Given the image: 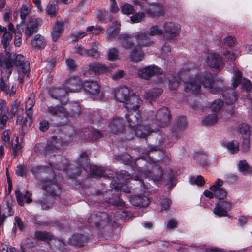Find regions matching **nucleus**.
Instances as JSON below:
<instances>
[{
  "mask_svg": "<svg viewBox=\"0 0 252 252\" xmlns=\"http://www.w3.org/2000/svg\"><path fill=\"white\" fill-rule=\"evenodd\" d=\"M168 79L169 88L173 90L178 87L180 80L183 79L186 92L196 94L199 92L201 85L213 94L220 90L219 88L214 87L213 77L211 73L206 72L202 73L195 69L188 71L184 68L178 77L169 76Z\"/></svg>",
  "mask_w": 252,
  "mask_h": 252,
  "instance_id": "1",
  "label": "nucleus"
},
{
  "mask_svg": "<svg viewBox=\"0 0 252 252\" xmlns=\"http://www.w3.org/2000/svg\"><path fill=\"white\" fill-rule=\"evenodd\" d=\"M31 171L36 178L39 174L42 175L43 178L40 180L39 185L46 193L56 195L59 192L60 188L57 183L56 174L52 169L37 166L32 167Z\"/></svg>",
  "mask_w": 252,
  "mask_h": 252,
  "instance_id": "2",
  "label": "nucleus"
},
{
  "mask_svg": "<svg viewBox=\"0 0 252 252\" xmlns=\"http://www.w3.org/2000/svg\"><path fill=\"white\" fill-rule=\"evenodd\" d=\"M124 107L128 111V114L126 115L128 126L132 131L138 127L141 122V115L137 111L142 104V100L139 96L133 94L128 96L126 102L123 103Z\"/></svg>",
  "mask_w": 252,
  "mask_h": 252,
  "instance_id": "3",
  "label": "nucleus"
},
{
  "mask_svg": "<svg viewBox=\"0 0 252 252\" xmlns=\"http://www.w3.org/2000/svg\"><path fill=\"white\" fill-rule=\"evenodd\" d=\"M146 165L145 168L143 169V171L141 170L142 173L139 176H136L135 180H143L144 179L149 178L153 182L159 181L162 176V170L161 169V162H156L155 158H147ZM142 184L144 189H148L147 185H145V182L142 181Z\"/></svg>",
  "mask_w": 252,
  "mask_h": 252,
  "instance_id": "4",
  "label": "nucleus"
},
{
  "mask_svg": "<svg viewBox=\"0 0 252 252\" xmlns=\"http://www.w3.org/2000/svg\"><path fill=\"white\" fill-rule=\"evenodd\" d=\"M24 61V57L20 54L15 55L12 53L7 58L0 54V67L5 66L6 70L12 71L11 68L15 65L24 74L28 73L30 70V63Z\"/></svg>",
  "mask_w": 252,
  "mask_h": 252,
  "instance_id": "5",
  "label": "nucleus"
},
{
  "mask_svg": "<svg viewBox=\"0 0 252 252\" xmlns=\"http://www.w3.org/2000/svg\"><path fill=\"white\" fill-rule=\"evenodd\" d=\"M125 212H117L114 215V220L112 216L105 212H98L97 214H91L88 220V222L91 226H94L99 229H103L112 224L115 220L122 219Z\"/></svg>",
  "mask_w": 252,
  "mask_h": 252,
  "instance_id": "6",
  "label": "nucleus"
},
{
  "mask_svg": "<svg viewBox=\"0 0 252 252\" xmlns=\"http://www.w3.org/2000/svg\"><path fill=\"white\" fill-rule=\"evenodd\" d=\"M151 129V128L145 129V126L140 125L137 129L134 130L135 135L141 138H145L148 135L152 134V137L156 139V141L154 146L151 145L150 147L149 150L151 151H156L157 150V147L159 146H166L169 145V143L165 134L158 130L157 132H153Z\"/></svg>",
  "mask_w": 252,
  "mask_h": 252,
  "instance_id": "7",
  "label": "nucleus"
},
{
  "mask_svg": "<svg viewBox=\"0 0 252 252\" xmlns=\"http://www.w3.org/2000/svg\"><path fill=\"white\" fill-rule=\"evenodd\" d=\"M134 4L139 5L141 9L150 17L158 18L164 16L165 14V8L164 5L159 2H154L148 4L147 2L141 3L140 2L134 1Z\"/></svg>",
  "mask_w": 252,
  "mask_h": 252,
  "instance_id": "8",
  "label": "nucleus"
},
{
  "mask_svg": "<svg viewBox=\"0 0 252 252\" xmlns=\"http://www.w3.org/2000/svg\"><path fill=\"white\" fill-rule=\"evenodd\" d=\"M155 121L157 125L164 127L168 125L170 122L169 112L167 107H163L155 115L153 112H148V120Z\"/></svg>",
  "mask_w": 252,
  "mask_h": 252,
  "instance_id": "9",
  "label": "nucleus"
},
{
  "mask_svg": "<svg viewBox=\"0 0 252 252\" xmlns=\"http://www.w3.org/2000/svg\"><path fill=\"white\" fill-rule=\"evenodd\" d=\"M64 145H66V142L63 141L62 139L56 137H52L45 149V155L51 157L61 156Z\"/></svg>",
  "mask_w": 252,
  "mask_h": 252,
  "instance_id": "10",
  "label": "nucleus"
},
{
  "mask_svg": "<svg viewBox=\"0 0 252 252\" xmlns=\"http://www.w3.org/2000/svg\"><path fill=\"white\" fill-rule=\"evenodd\" d=\"M82 88L88 95L94 100H102L104 95L100 91V86L96 81L91 80L86 81L84 82Z\"/></svg>",
  "mask_w": 252,
  "mask_h": 252,
  "instance_id": "11",
  "label": "nucleus"
},
{
  "mask_svg": "<svg viewBox=\"0 0 252 252\" xmlns=\"http://www.w3.org/2000/svg\"><path fill=\"white\" fill-rule=\"evenodd\" d=\"M163 32L169 39H175L180 34V25L172 21H166L163 25Z\"/></svg>",
  "mask_w": 252,
  "mask_h": 252,
  "instance_id": "12",
  "label": "nucleus"
},
{
  "mask_svg": "<svg viewBox=\"0 0 252 252\" xmlns=\"http://www.w3.org/2000/svg\"><path fill=\"white\" fill-rule=\"evenodd\" d=\"M116 178L118 182H116L115 180L112 181L111 187L117 190H122L126 193H129L130 192V189L127 188L125 186H123V185H125V183L128 182L127 180L129 179L128 173L126 171H121L119 174L117 175Z\"/></svg>",
  "mask_w": 252,
  "mask_h": 252,
  "instance_id": "13",
  "label": "nucleus"
},
{
  "mask_svg": "<svg viewBox=\"0 0 252 252\" xmlns=\"http://www.w3.org/2000/svg\"><path fill=\"white\" fill-rule=\"evenodd\" d=\"M108 70V68L103 64L98 63H93L84 68L83 74L86 77H89L96 74L107 72Z\"/></svg>",
  "mask_w": 252,
  "mask_h": 252,
  "instance_id": "14",
  "label": "nucleus"
},
{
  "mask_svg": "<svg viewBox=\"0 0 252 252\" xmlns=\"http://www.w3.org/2000/svg\"><path fill=\"white\" fill-rule=\"evenodd\" d=\"M11 74V70H5L2 72V77L0 83V89L10 97L13 96L16 93V89L14 85L10 89L8 79Z\"/></svg>",
  "mask_w": 252,
  "mask_h": 252,
  "instance_id": "15",
  "label": "nucleus"
},
{
  "mask_svg": "<svg viewBox=\"0 0 252 252\" xmlns=\"http://www.w3.org/2000/svg\"><path fill=\"white\" fill-rule=\"evenodd\" d=\"M46 113L52 117H59L61 119H65L63 122L65 123H67V117L69 114L66 110V109L61 105L49 106L46 110Z\"/></svg>",
  "mask_w": 252,
  "mask_h": 252,
  "instance_id": "16",
  "label": "nucleus"
},
{
  "mask_svg": "<svg viewBox=\"0 0 252 252\" xmlns=\"http://www.w3.org/2000/svg\"><path fill=\"white\" fill-rule=\"evenodd\" d=\"M205 63L211 68L220 69L223 67L221 58L214 53H210L205 56Z\"/></svg>",
  "mask_w": 252,
  "mask_h": 252,
  "instance_id": "17",
  "label": "nucleus"
},
{
  "mask_svg": "<svg viewBox=\"0 0 252 252\" xmlns=\"http://www.w3.org/2000/svg\"><path fill=\"white\" fill-rule=\"evenodd\" d=\"M83 83L78 77H73L66 80L64 88L67 93L76 92L81 89Z\"/></svg>",
  "mask_w": 252,
  "mask_h": 252,
  "instance_id": "18",
  "label": "nucleus"
},
{
  "mask_svg": "<svg viewBox=\"0 0 252 252\" xmlns=\"http://www.w3.org/2000/svg\"><path fill=\"white\" fill-rule=\"evenodd\" d=\"M85 234H76L73 235L69 239V243L73 246L81 247L86 243L87 240L90 238L91 232L86 229Z\"/></svg>",
  "mask_w": 252,
  "mask_h": 252,
  "instance_id": "19",
  "label": "nucleus"
},
{
  "mask_svg": "<svg viewBox=\"0 0 252 252\" xmlns=\"http://www.w3.org/2000/svg\"><path fill=\"white\" fill-rule=\"evenodd\" d=\"M232 204L230 202L225 201L218 202L216 203L214 209V213L219 217H224L228 215L227 212L230 210Z\"/></svg>",
  "mask_w": 252,
  "mask_h": 252,
  "instance_id": "20",
  "label": "nucleus"
},
{
  "mask_svg": "<svg viewBox=\"0 0 252 252\" xmlns=\"http://www.w3.org/2000/svg\"><path fill=\"white\" fill-rule=\"evenodd\" d=\"M159 68L156 66H149L139 70L138 76L143 79H148L154 75H159L161 73Z\"/></svg>",
  "mask_w": 252,
  "mask_h": 252,
  "instance_id": "21",
  "label": "nucleus"
},
{
  "mask_svg": "<svg viewBox=\"0 0 252 252\" xmlns=\"http://www.w3.org/2000/svg\"><path fill=\"white\" fill-rule=\"evenodd\" d=\"M115 97L118 101L122 102H126L129 96V89L126 86H120L114 89Z\"/></svg>",
  "mask_w": 252,
  "mask_h": 252,
  "instance_id": "22",
  "label": "nucleus"
},
{
  "mask_svg": "<svg viewBox=\"0 0 252 252\" xmlns=\"http://www.w3.org/2000/svg\"><path fill=\"white\" fill-rule=\"evenodd\" d=\"M108 127L110 131L114 133L123 132L125 125L122 118H114L109 123Z\"/></svg>",
  "mask_w": 252,
  "mask_h": 252,
  "instance_id": "23",
  "label": "nucleus"
},
{
  "mask_svg": "<svg viewBox=\"0 0 252 252\" xmlns=\"http://www.w3.org/2000/svg\"><path fill=\"white\" fill-rule=\"evenodd\" d=\"M40 24V20L35 17H31L25 31V34L29 37L37 32V27Z\"/></svg>",
  "mask_w": 252,
  "mask_h": 252,
  "instance_id": "24",
  "label": "nucleus"
},
{
  "mask_svg": "<svg viewBox=\"0 0 252 252\" xmlns=\"http://www.w3.org/2000/svg\"><path fill=\"white\" fill-rule=\"evenodd\" d=\"M148 33L143 32H138L135 36V38L138 45V47L148 46L152 43L151 39L149 37Z\"/></svg>",
  "mask_w": 252,
  "mask_h": 252,
  "instance_id": "25",
  "label": "nucleus"
},
{
  "mask_svg": "<svg viewBox=\"0 0 252 252\" xmlns=\"http://www.w3.org/2000/svg\"><path fill=\"white\" fill-rule=\"evenodd\" d=\"M130 201L132 204L141 207H146L150 203L149 198L144 195H134L131 197Z\"/></svg>",
  "mask_w": 252,
  "mask_h": 252,
  "instance_id": "26",
  "label": "nucleus"
},
{
  "mask_svg": "<svg viewBox=\"0 0 252 252\" xmlns=\"http://www.w3.org/2000/svg\"><path fill=\"white\" fill-rule=\"evenodd\" d=\"M78 136L82 140L92 141L95 140L101 137V134L96 129L92 130L90 133L81 132L78 134Z\"/></svg>",
  "mask_w": 252,
  "mask_h": 252,
  "instance_id": "27",
  "label": "nucleus"
},
{
  "mask_svg": "<svg viewBox=\"0 0 252 252\" xmlns=\"http://www.w3.org/2000/svg\"><path fill=\"white\" fill-rule=\"evenodd\" d=\"M15 194L17 202L20 206H23L25 202L30 203L32 201L31 194L28 191L22 193L17 190L16 191Z\"/></svg>",
  "mask_w": 252,
  "mask_h": 252,
  "instance_id": "28",
  "label": "nucleus"
},
{
  "mask_svg": "<svg viewBox=\"0 0 252 252\" xmlns=\"http://www.w3.org/2000/svg\"><path fill=\"white\" fill-rule=\"evenodd\" d=\"M24 111V107L21 104L20 101L18 99H16L12 101L11 104V110L10 111V114L12 117L17 115L20 117L21 114Z\"/></svg>",
  "mask_w": 252,
  "mask_h": 252,
  "instance_id": "29",
  "label": "nucleus"
},
{
  "mask_svg": "<svg viewBox=\"0 0 252 252\" xmlns=\"http://www.w3.org/2000/svg\"><path fill=\"white\" fill-rule=\"evenodd\" d=\"M2 33H3V34L1 39V43L6 49L11 41L12 34L11 32H8L6 27L0 26V34Z\"/></svg>",
  "mask_w": 252,
  "mask_h": 252,
  "instance_id": "30",
  "label": "nucleus"
},
{
  "mask_svg": "<svg viewBox=\"0 0 252 252\" xmlns=\"http://www.w3.org/2000/svg\"><path fill=\"white\" fill-rule=\"evenodd\" d=\"M221 145L232 154L238 152L239 150V144L236 140L224 141L221 142Z\"/></svg>",
  "mask_w": 252,
  "mask_h": 252,
  "instance_id": "31",
  "label": "nucleus"
},
{
  "mask_svg": "<svg viewBox=\"0 0 252 252\" xmlns=\"http://www.w3.org/2000/svg\"><path fill=\"white\" fill-rule=\"evenodd\" d=\"M162 93L160 88H153L145 93L144 98L149 102H152L158 97Z\"/></svg>",
  "mask_w": 252,
  "mask_h": 252,
  "instance_id": "32",
  "label": "nucleus"
},
{
  "mask_svg": "<svg viewBox=\"0 0 252 252\" xmlns=\"http://www.w3.org/2000/svg\"><path fill=\"white\" fill-rule=\"evenodd\" d=\"M162 93L160 88H153L145 93L144 98L149 102H152L158 97Z\"/></svg>",
  "mask_w": 252,
  "mask_h": 252,
  "instance_id": "33",
  "label": "nucleus"
},
{
  "mask_svg": "<svg viewBox=\"0 0 252 252\" xmlns=\"http://www.w3.org/2000/svg\"><path fill=\"white\" fill-rule=\"evenodd\" d=\"M223 97L225 103L229 105L233 104L237 99V94L232 89H228L226 93L223 92Z\"/></svg>",
  "mask_w": 252,
  "mask_h": 252,
  "instance_id": "34",
  "label": "nucleus"
},
{
  "mask_svg": "<svg viewBox=\"0 0 252 252\" xmlns=\"http://www.w3.org/2000/svg\"><path fill=\"white\" fill-rule=\"evenodd\" d=\"M86 171H89L91 174L97 176H102L104 175L105 170L103 167L97 165H92L91 164L83 167Z\"/></svg>",
  "mask_w": 252,
  "mask_h": 252,
  "instance_id": "35",
  "label": "nucleus"
},
{
  "mask_svg": "<svg viewBox=\"0 0 252 252\" xmlns=\"http://www.w3.org/2000/svg\"><path fill=\"white\" fill-rule=\"evenodd\" d=\"M11 150L14 157L19 156L22 152V149L23 147V144L21 143H19L18 137L14 136L12 139Z\"/></svg>",
  "mask_w": 252,
  "mask_h": 252,
  "instance_id": "36",
  "label": "nucleus"
},
{
  "mask_svg": "<svg viewBox=\"0 0 252 252\" xmlns=\"http://www.w3.org/2000/svg\"><path fill=\"white\" fill-rule=\"evenodd\" d=\"M50 95L52 97L56 99H61L67 94L64 88H53L49 91Z\"/></svg>",
  "mask_w": 252,
  "mask_h": 252,
  "instance_id": "37",
  "label": "nucleus"
},
{
  "mask_svg": "<svg viewBox=\"0 0 252 252\" xmlns=\"http://www.w3.org/2000/svg\"><path fill=\"white\" fill-rule=\"evenodd\" d=\"M32 45L34 48L43 49L46 45V41L43 36L37 34L32 39Z\"/></svg>",
  "mask_w": 252,
  "mask_h": 252,
  "instance_id": "38",
  "label": "nucleus"
},
{
  "mask_svg": "<svg viewBox=\"0 0 252 252\" xmlns=\"http://www.w3.org/2000/svg\"><path fill=\"white\" fill-rule=\"evenodd\" d=\"M63 31V24L62 22H58L53 28L52 32V39L56 41L61 36Z\"/></svg>",
  "mask_w": 252,
  "mask_h": 252,
  "instance_id": "39",
  "label": "nucleus"
},
{
  "mask_svg": "<svg viewBox=\"0 0 252 252\" xmlns=\"http://www.w3.org/2000/svg\"><path fill=\"white\" fill-rule=\"evenodd\" d=\"M144 53L140 47H135L131 51L130 57L133 62L141 61L143 58Z\"/></svg>",
  "mask_w": 252,
  "mask_h": 252,
  "instance_id": "40",
  "label": "nucleus"
},
{
  "mask_svg": "<svg viewBox=\"0 0 252 252\" xmlns=\"http://www.w3.org/2000/svg\"><path fill=\"white\" fill-rule=\"evenodd\" d=\"M238 170L244 174H252V167L249 166L248 163L245 160H242L239 161L238 165Z\"/></svg>",
  "mask_w": 252,
  "mask_h": 252,
  "instance_id": "41",
  "label": "nucleus"
},
{
  "mask_svg": "<svg viewBox=\"0 0 252 252\" xmlns=\"http://www.w3.org/2000/svg\"><path fill=\"white\" fill-rule=\"evenodd\" d=\"M119 24H117L115 26L110 27L107 31V38L109 40L115 38L120 32Z\"/></svg>",
  "mask_w": 252,
  "mask_h": 252,
  "instance_id": "42",
  "label": "nucleus"
},
{
  "mask_svg": "<svg viewBox=\"0 0 252 252\" xmlns=\"http://www.w3.org/2000/svg\"><path fill=\"white\" fill-rule=\"evenodd\" d=\"M76 52L81 55L91 56L94 57H97L99 56L97 49L94 48H92L90 50H86L79 47L76 48Z\"/></svg>",
  "mask_w": 252,
  "mask_h": 252,
  "instance_id": "43",
  "label": "nucleus"
},
{
  "mask_svg": "<svg viewBox=\"0 0 252 252\" xmlns=\"http://www.w3.org/2000/svg\"><path fill=\"white\" fill-rule=\"evenodd\" d=\"M119 38L121 44L125 48L129 49L133 46L131 41V37L129 35L122 34L119 36Z\"/></svg>",
  "mask_w": 252,
  "mask_h": 252,
  "instance_id": "44",
  "label": "nucleus"
},
{
  "mask_svg": "<svg viewBox=\"0 0 252 252\" xmlns=\"http://www.w3.org/2000/svg\"><path fill=\"white\" fill-rule=\"evenodd\" d=\"M32 6L29 0H26L25 3L22 5L20 10V17L22 20H24L27 15L31 12Z\"/></svg>",
  "mask_w": 252,
  "mask_h": 252,
  "instance_id": "45",
  "label": "nucleus"
},
{
  "mask_svg": "<svg viewBox=\"0 0 252 252\" xmlns=\"http://www.w3.org/2000/svg\"><path fill=\"white\" fill-rule=\"evenodd\" d=\"M218 117L216 114L208 115L202 120V124L204 126H211L215 124L218 121Z\"/></svg>",
  "mask_w": 252,
  "mask_h": 252,
  "instance_id": "46",
  "label": "nucleus"
},
{
  "mask_svg": "<svg viewBox=\"0 0 252 252\" xmlns=\"http://www.w3.org/2000/svg\"><path fill=\"white\" fill-rule=\"evenodd\" d=\"M163 33V28H161L157 25L151 26L148 31V35L151 36H159L162 35Z\"/></svg>",
  "mask_w": 252,
  "mask_h": 252,
  "instance_id": "47",
  "label": "nucleus"
},
{
  "mask_svg": "<svg viewBox=\"0 0 252 252\" xmlns=\"http://www.w3.org/2000/svg\"><path fill=\"white\" fill-rule=\"evenodd\" d=\"M35 237L40 240L48 241H52L53 235L46 231H36Z\"/></svg>",
  "mask_w": 252,
  "mask_h": 252,
  "instance_id": "48",
  "label": "nucleus"
},
{
  "mask_svg": "<svg viewBox=\"0 0 252 252\" xmlns=\"http://www.w3.org/2000/svg\"><path fill=\"white\" fill-rule=\"evenodd\" d=\"M58 3L57 0L50 2L46 8L47 13L51 16L55 15L58 10Z\"/></svg>",
  "mask_w": 252,
  "mask_h": 252,
  "instance_id": "49",
  "label": "nucleus"
},
{
  "mask_svg": "<svg viewBox=\"0 0 252 252\" xmlns=\"http://www.w3.org/2000/svg\"><path fill=\"white\" fill-rule=\"evenodd\" d=\"M238 131L242 134L243 138H249L250 136V126L246 124H242L238 126Z\"/></svg>",
  "mask_w": 252,
  "mask_h": 252,
  "instance_id": "50",
  "label": "nucleus"
},
{
  "mask_svg": "<svg viewBox=\"0 0 252 252\" xmlns=\"http://www.w3.org/2000/svg\"><path fill=\"white\" fill-rule=\"evenodd\" d=\"M234 76L232 79V85L234 88H236L241 82L242 74L241 72L237 70L233 69Z\"/></svg>",
  "mask_w": 252,
  "mask_h": 252,
  "instance_id": "51",
  "label": "nucleus"
},
{
  "mask_svg": "<svg viewBox=\"0 0 252 252\" xmlns=\"http://www.w3.org/2000/svg\"><path fill=\"white\" fill-rule=\"evenodd\" d=\"M145 17V14L143 12L136 13L130 17V20L132 23H136L141 22L144 19Z\"/></svg>",
  "mask_w": 252,
  "mask_h": 252,
  "instance_id": "52",
  "label": "nucleus"
},
{
  "mask_svg": "<svg viewBox=\"0 0 252 252\" xmlns=\"http://www.w3.org/2000/svg\"><path fill=\"white\" fill-rule=\"evenodd\" d=\"M223 105V101L220 99L215 100L211 104V109L214 112L219 111Z\"/></svg>",
  "mask_w": 252,
  "mask_h": 252,
  "instance_id": "53",
  "label": "nucleus"
},
{
  "mask_svg": "<svg viewBox=\"0 0 252 252\" xmlns=\"http://www.w3.org/2000/svg\"><path fill=\"white\" fill-rule=\"evenodd\" d=\"M190 183L192 185L196 184L198 186H202L205 184V180L202 176L196 177H192L190 178Z\"/></svg>",
  "mask_w": 252,
  "mask_h": 252,
  "instance_id": "54",
  "label": "nucleus"
},
{
  "mask_svg": "<svg viewBox=\"0 0 252 252\" xmlns=\"http://www.w3.org/2000/svg\"><path fill=\"white\" fill-rule=\"evenodd\" d=\"M212 191L215 193V196L219 199H224L227 196V192L223 188H221L217 189L215 191Z\"/></svg>",
  "mask_w": 252,
  "mask_h": 252,
  "instance_id": "55",
  "label": "nucleus"
},
{
  "mask_svg": "<svg viewBox=\"0 0 252 252\" xmlns=\"http://www.w3.org/2000/svg\"><path fill=\"white\" fill-rule=\"evenodd\" d=\"M176 126L178 130H181L186 127V122L185 117H181L176 121Z\"/></svg>",
  "mask_w": 252,
  "mask_h": 252,
  "instance_id": "56",
  "label": "nucleus"
},
{
  "mask_svg": "<svg viewBox=\"0 0 252 252\" xmlns=\"http://www.w3.org/2000/svg\"><path fill=\"white\" fill-rule=\"evenodd\" d=\"M121 9L123 14L126 15H129L134 11L133 7L131 5L127 3L124 4L121 7Z\"/></svg>",
  "mask_w": 252,
  "mask_h": 252,
  "instance_id": "57",
  "label": "nucleus"
},
{
  "mask_svg": "<svg viewBox=\"0 0 252 252\" xmlns=\"http://www.w3.org/2000/svg\"><path fill=\"white\" fill-rule=\"evenodd\" d=\"M238 176L235 174L229 173L225 175V181L229 183H234L238 180Z\"/></svg>",
  "mask_w": 252,
  "mask_h": 252,
  "instance_id": "58",
  "label": "nucleus"
},
{
  "mask_svg": "<svg viewBox=\"0 0 252 252\" xmlns=\"http://www.w3.org/2000/svg\"><path fill=\"white\" fill-rule=\"evenodd\" d=\"M16 174L17 175L23 177L26 176L27 174V169L25 166L23 165H18L17 169L16 170Z\"/></svg>",
  "mask_w": 252,
  "mask_h": 252,
  "instance_id": "59",
  "label": "nucleus"
},
{
  "mask_svg": "<svg viewBox=\"0 0 252 252\" xmlns=\"http://www.w3.org/2000/svg\"><path fill=\"white\" fill-rule=\"evenodd\" d=\"M86 35L85 32L78 31L74 32L71 36V39L73 41H76L78 40L81 39Z\"/></svg>",
  "mask_w": 252,
  "mask_h": 252,
  "instance_id": "60",
  "label": "nucleus"
},
{
  "mask_svg": "<svg viewBox=\"0 0 252 252\" xmlns=\"http://www.w3.org/2000/svg\"><path fill=\"white\" fill-rule=\"evenodd\" d=\"M118 52L115 48L110 49L108 53V59L109 60H115L118 58Z\"/></svg>",
  "mask_w": 252,
  "mask_h": 252,
  "instance_id": "61",
  "label": "nucleus"
},
{
  "mask_svg": "<svg viewBox=\"0 0 252 252\" xmlns=\"http://www.w3.org/2000/svg\"><path fill=\"white\" fill-rule=\"evenodd\" d=\"M223 182L220 179H218L215 184L210 188L211 191H215L217 189H221L220 187L223 185Z\"/></svg>",
  "mask_w": 252,
  "mask_h": 252,
  "instance_id": "62",
  "label": "nucleus"
},
{
  "mask_svg": "<svg viewBox=\"0 0 252 252\" xmlns=\"http://www.w3.org/2000/svg\"><path fill=\"white\" fill-rule=\"evenodd\" d=\"M36 244V240L34 238L27 239L24 242L23 245L27 248H31L35 246Z\"/></svg>",
  "mask_w": 252,
  "mask_h": 252,
  "instance_id": "63",
  "label": "nucleus"
},
{
  "mask_svg": "<svg viewBox=\"0 0 252 252\" xmlns=\"http://www.w3.org/2000/svg\"><path fill=\"white\" fill-rule=\"evenodd\" d=\"M8 112V108L7 105L6 101L0 99V114L7 113Z\"/></svg>",
  "mask_w": 252,
  "mask_h": 252,
  "instance_id": "64",
  "label": "nucleus"
}]
</instances>
